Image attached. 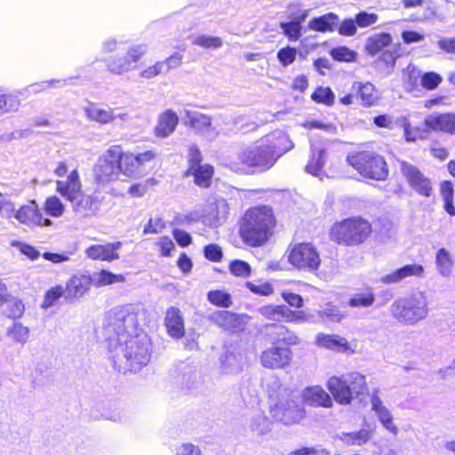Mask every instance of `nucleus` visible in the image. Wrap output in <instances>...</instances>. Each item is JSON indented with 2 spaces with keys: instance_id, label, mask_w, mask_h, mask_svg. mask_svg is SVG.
<instances>
[{
  "instance_id": "f257e3e1",
  "label": "nucleus",
  "mask_w": 455,
  "mask_h": 455,
  "mask_svg": "<svg viewBox=\"0 0 455 455\" xmlns=\"http://www.w3.org/2000/svg\"><path fill=\"white\" fill-rule=\"evenodd\" d=\"M137 316L127 307H114L104 320L103 335L108 350L114 353V364L128 368L131 371L140 370L150 360L151 344L144 334L131 335L136 330Z\"/></svg>"
},
{
  "instance_id": "f03ea898",
  "label": "nucleus",
  "mask_w": 455,
  "mask_h": 455,
  "mask_svg": "<svg viewBox=\"0 0 455 455\" xmlns=\"http://www.w3.org/2000/svg\"><path fill=\"white\" fill-rule=\"evenodd\" d=\"M275 220L271 208L264 205L248 210L239 225L242 241L251 247L265 244L273 234Z\"/></svg>"
},
{
  "instance_id": "7ed1b4c3",
  "label": "nucleus",
  "mask_w": 455,
  "mask_h": 455,
  "mask_svg": "<svg viewBox=\"0 0 455 455\" xmlns=\"http://www.w3.org/2000/svg\"><path fill=\"white\" fill-rule=\"evenodd\" d=\"M327 387L340 404H349L352 400L363 403L368 395L365 377L358 372H350L340 377L332 376L327 382Z\"/></svg>"
},
{
  "instance_id": "20e7f679",
  "label": "nucleus",
  "mask_w": 455,
  "mask_h": 455,
  "mask_svg": "<svg viewBox=\"0 0 455 455\" xmlns=\"http://www.w3.org/2000/svg\"><path fill=\"white\" fill-rule=\"evenodd\" d=\"M389 310L398 323L411 326L426 319L429 312L427 299L421 291L395 299Z\"/></svg>"
},
{
  "instance_id": "39448f33",
  "label": "nucleus",
  "mask_w": 455,
  "mask_h": 455,
  "mask_svg": "<svg viewBox=\"0 0 455 455\" xmlns=\"http://www.w3.org/2000/svg\"><path fill=\"white\" fill-rule=\"evenodd\" d=\"M371 231L368 221L361 218L343 220L332 229V235L339 243L347 245L363 243Z\"/></svg>"
},
{
  "instance_id": "423d86ee",
  "label": "nucleus",
  "mask_w": 455,
  "mask_h": 455,
  "mask_svg": "<svg viewBox=\"0 0 455 455\" xmlns=\"http://www.w3.org/2000/svg\"><path fill=\"white\" fill-rule=\"evenodd\" d=\"M270 414L283 425L290 426L299 423L306 414L303 401L299 396L280 398L270 407Z\"/></svg>"
},
{
  "instance_id": "0eeeda50",
  "label": "nucleus",
  "mask_w": 455,
  "mask_h": 455,
  "mask_svg": "<svg viewBox=\"0 0 455 455\" xmlns=\"http://www.w3.org/2000/svg\"><path fill=\"white\" fill-rule=\"evenodd\" d=\"M80 188L78 172H70L65 180L57 181V191L73 203L74 210L76 212L92 209L93 204L92 197L80 193Z\"/></svg>"
},
{
  "instance_id": "6e6552de",
  "label": "nucleus",
  "mask_w": 455,
  "mask_h": 455,
  "mask_svg": "<svg viewBox=\"0 0 455 455\" xmlns=\"http://www.w3.org/2000/svg\"><path fill=\"white\" fill-rule=\"evenodd\" d=\"M289 262L298 269L315 272L318 269L321 259L316 249L308 243L295 244L291 250Z\"/></svg>"
},
{
  "instance_id": "1a4fd4ad",
  "label": "nucleus",
  "mask_w": 455,
  "mask_h": 455,
  "mask_svg": "<svg viewBox=\"0 0 455 455\" xmlns=\"http://www.w3.org/2000/svg\"><path fill=\"white\" fill-rule=\"evenodd\" d=\"M134 156L124 153L120 146L110 147L97 163L98 171H129L134 166Z\"/></svg>"
},
{
  "instance_id": "9d476101",
  "label": "nucleus",
  "mask_w": 455,
  "mask_h": 455,
  "mask_svg": "<svg viewBox=\"0 0 455 455\" xmlns=\"http://www.w3.org/2000/svg\"><path fill=\"white\" fill-rule=\"evenodd\" d=\"M147 52V45L131 47L123 57H110L106 60L107 69L115 75H123L137 68V62Z\"/></svg>"
},
{
  "instance_id": "9b49d317",
  "label": "nucleus",
  "mask_w": 455,
  "mask_h": 455,
  "mask_svg": "<svg viewBox=\"0 0 455 455\" xmlns=\"http://www.w3.org/2000/svg\"><path fill=\"white\" fill-rule=\"evenodd\" d=\"M240 159L250 167H263L267 170L270 169L276 162L275 155H273L261 139L257 141L255 147L244 150Z\"/></svg>"
},
{
  "instance_id": "f8f14e48",
  "label": "nucleus",
  "mask_w": 455,
  "mask_h": 455,
  "mask_svg": "<svg viewBox=\"0 0 455 455\" xmlns=\"http://www.w3.org/2000/svg\"><path fill=\"white\" fill-rule=\"evenodd\" d=\"M184 122L196 132L205 136L209 140H214L219 132L212 124L210 116L192 110L185 111Z\"/></svg>"
},
{
  "instance_id": "ddd939ff",
  "label": "nucleus",
  "mask_w": 455,
  "mask_h": 455,
  "mask_svg": "<svg viewBox=\"0 0 455 455\" xmlns=\"http://www.w3.org/2000/svg\"><path fill=\"white\" fill-rule=\"evenodd\" d=\"M206 318L220 328L234 332L243 330L245 324L242 315L227 310L214 311Z\"/></svg>"
},
{
  "instance_id": "4468645a",
  "label": "nucleus",
  "mask_w": 455,
  "mask_h": 455,
  "mask_svg": "<svg viewBox=\"0 0 455 455\" xmlns=\"http://www.w3.org/2000/svg\"><path fill=\"white\" fill-rule=\"evenodd\" d=\"M266 339L275 345L292 346L298 343V337L283 324L268 323L263 327Z\"/></svg>"
},
{
  "instance_id": "2eb2a0df",
  "label": "nucleus",
  "mask_w": 455,
  "mask_h": 455,
  "mask_svg": "<svg viewBox=\"0 0 455 455\" xmlns=\"http://www.w3.org/2000/svg\"><path fill=\"white\" fill-rule=\"evenodd\" d=\"M347 160L356 171H372L374 167H380V171H387L386 163L379 156H374L369 152H357L348 155Z\"/></svg>"
},
{
  "instance_id": "dca6fc26",
  "label": "nucleus",
  "mask_w": 455,
  "mask_h": 455,
  "mask_svg": "<svg viewBox=\"0 0 455 455\" xmlns=\"http://www.w3.org/2000/svg\"><path fill=\"white\" fill-rule=\"evenodd\" d=\"M291 350L287 347H272L262 352L261 364L265 368L281 369L288 365L291 359Z\"/></svg>"
},
{
  "instance_id": "f3484780",
  "label": "nucleus",
  "mask_w": 455,
  "mask_h": 455,
  "mask_svg": "<svg viewBox=\"0 0 455 455\" xmlns=\"http://www.w3.org/2000/svg\"><path fill=\"white\" fill-rule=\"evenodd\" d=\"M221 372L225 374H238L243 371V355L233 346L227 347L220 357Z\"/></svg>"
},
{
  "instance_id": "a211bd4d",
  "label": "nucleus",
  "mask_w": 455,
  "mask_h": 455,
  "mask_svg": "<svg viewBox=\"0 0 455 455\" xmlns=\"http://www.w3.org/2000/svg\"><path fill=\"white\" fill-rule=\"evenodd\" d=\"M265 145L275 155L276 160L284 153L291 150L294 145L289 136L283 131L276 130L261 138Z\"/></svg>"
},
{
  "instance_id": "6ab92c4d",
  "label": "nucleus",
  "mask_w": 455,
  "mask_h": 455,
  "mask_svg": "<svg viewBox=\"0 0 455 455\" xmlns=\"http://www.w3.org/2000/svg\"><path fill=\"white\" fill-rule=\"evenodd\" d=\"M14 217L21 223L27 225H38L49 227L52 225V220L44 218L40 212L37 204L31 202L29 204L20 207L14 214Z\"/></svg>"
},
{
  "instance_id": "aec40b11",
  "label": "nucleus",
  "mask_w": 455,
  "mask_h": 455,
  "mask_svg": "<svg viewBox=\"0 0 455 455\" xmlns=\"http://www.w3.org/2000/svg\"><path fill=\"white\" fill-rule=\"evenodd\" d=\"M424 124L431 131L455 134L454 113H434L425 118Z\"/></svg>"
},
{
  "instance_id": "412c9836",
  "label": "nucleus",
  "mask_w": 455,
  "mask_h": 455,
  "mask_svg": "<svg viewBox=\"0 0 455 455\" xmlns=\"http://www.w3.org/2000/svg\"><path fill=\"white\" fill-rule=\"evenodd\" d=\"M309 12V10H299L297 15L291 16V20L280 22V28L289 41L296 42L301 37L302 23L308 17Z\"/></svg>"
},
{
  "instance_id": "4be33fe9",
  "label": "nucleus",
  "mask_w": 455,
  "mask_h": 455,
  "mask_svg": "<svg viewBox=\"0 0 455 455\" xmlns=\"http://www.w3.org/2000/svg\"><path fill=\"white\" fill-rule=\"evenodd\" d=\"M91 283L92 279L87 275H75L71 277L64 288L65 300L71 302L84 296L89 290Z\"/></svg>"
},
{
  "instance_id": "5701e85b",
  "label": "nucleus",
  "mask_w": 455,
  "mask_h": 455,
  "mask_svg": "<svg viewBox=\"0 0 455 455\" xmlns=\"http://www.w3.org/2000/svg\"><path fill=\"white\" fill-rule=\"evenodd\" d=\"M122 242L108 243L106 244L91 245L86 250V254L92 259L112 261L119 259L118 251L122 247Z\"/></svg>"
},
{
  "instance_id": "b1692460",
  "label": "nucleus",
  "mask_w": 455,
  "mask_h": 455,
  "mask_svg": "<svg viewBox=\"0 0 455 455\" xmlns=\"http://www.w3.org/2000/svg\"><path fill=\"white\" fill-rule=\"evenodd\" d=\"M164 324L171 337L180 339L185 335L184 319L178 307H171L166 310Z\"/></svg>"
},
{
  "instance_id": "393cba45",
  "label": "nucleus",
  "mask_w": 455,
  "mask_h": 455,
  "mask_svg": "<svg viewBox=\"0 0 455 455\" xmlns=\"http://www.w3.org/2000/svg\"><path fill=\"white\" fill-rule=\"evenodd\" d=\"M423 273V266L419 264H408L400 268H397L391 274L381 276L380 281L387 284L397 283L406 277H420L422 276Z\"/></svg>"
},
{
  "instance_id": "a878e982",
  "label": "nucleus",
  "mask_w": 455,
  "mask_h": 455,
  "mask_svg": "<svg viewBox=\"0 0 455 455\" xmlns=\"http://www.w3.org/2000/svg\"><path fill=\"white\" fill-rule=\"evenodd\" d=\"M339 23V17L334 12H328L309 20L307 28L309 30L327 33L334 32Z\"/></svg>"
},
{
  "instance_id": "bb28decb",
  "label": "nucleus",
  "mask_w": 455,
  "mask_h": 455,
  "mask_svg": "<svg viewBox=\"0 0 455 455\" xmlns=\"http://www.w3.org/2000/svg\"><path fill=\"white\" fill-rule=\"evenodd\" d=\"M302 401L311 406L330 408L332 406L331 397L321 387H307L303 391Z\"/></svg>"
},
{
  "instance_id": "cd10ccee",
  "label": "nucleus",
  "mask_w": 455,
  "mask_h": 455,
  "mask_svg": "<svg viewBox=\"0 0 455 455\" xmlns=\"http://www.w3.org/2000/svg\"><path fill=\"white\" fill-rule=\"evenodd\" d=\"M179 117L172 110H166L158 117L155 133L157 137L165 138L170 136L176 129Z\"/></svg>"
},
{
  "instance_id": "c85d7f7f",
  "label": "nucleus",
  "mask_w": 455,
  "mask_h": 455,
  "mask_svg": "<svg viewBox=\"0 0 455 455\" xmlns=\"http://www.w3.org/2000/svg\"><path fill=\"white\" fill-rule=\"evenodd\" d=\"M225 202L212 204L208 206L206 212L202 217V222L210 228L220 227L226 219Z\"/></svg>"
},
{
  "instance_id": "c756f323",
  "label": "nucleus",
  "mask_w": 455,
  "mask_h": 455,
  "mask_svg": "<svg viewBox=\"0 0 455 455\" xmlns=\"http://www.w3.org/2000/svg\"><path fill=\"white\" fill-rule=\"evenodd\" d=\"M259 313L266 317L267 319L273 320V321H282L283 319H289L293 317L296 313L291 311L287 306L285 305H278V306H272V305H267L260 307L258 309Z\"/></svg>"
},
{
  "instance_id": "7c9ffc66",
  "label": "nucleus",
  "mask_w": 455,
  "mask_h": 455,
  "mask_svg": "<svg viewBox=\"0 0 455 455\" xmlns=\"http://www.w3.org/2000/svg\"><path fill=\"white\" fill-rule=\"evenodd\" d=\"M86 116L92 120L98 122L101 124H107L116 119L113 108L103 109L93 103H90L84 108Z\"/></svg>"
},
{
  "instance_id": "2f4dec72",
  "label": "nucleus",
  "mask_w": 455,
  "mask_h": 455,
  "mask_svg": "<svg viewBox=\"0 0 455 455\" xmlns=\"http://www.w3.org/2000/svg\"><path fill=\"white\" fill-rule=\"evenodd\" d=\"M374 92L375 87L370 82H355L352 85V92L355 93L357 98H360L361 103L366 107L373 105L376 101L377 97Z\"/></svg>"
},
{
  "instance_id": "473e14b6",
  "label": "nucleus",
  "mask_w": 455,
  "mask_h": 455,
  "mask_svg": "<svg viewBox=\"0 0 455 455\" xmlns=\"http://www.w3.org/2000/svg\"><path fill=\"white\" fill-rule=\"evenodd\" d=\"M392 43V36L388 33L375 34L367 38L365 43V50L370 55H376L379 53L384 48L390 45Z\"/></svg>"
},
{
  "instance_id": "72a5a7b5",
  "label": "nucleus",
  "mask_w": 455,
  "mask_h": 455,
  "mask_svg": "<svg viewBox=\"0 0 455 455\" xmlns=\"http://www.w3.org/2000/svg\"><path fill=\"white\" fill-rule=\"evenodd\" d=\"M406 179L416 192L425 196H430L431 182L422 172H406Z\"/></svg>"
},
{
  "instance_id": "f704fd0d",
  "label": "nucleus",
  "mask_w": 455,
  "mask_h": 455,
  "mask_svg": "<svg viewBox=\"0 0 455 455\" xmlns=\"http://www.w3.org/2000/svg\"><path fill=\"white\" fill-rule=\"evenodd\" d=\"M2 313L9 318H20L25 310L22 301L12 296L7 297L1 304Z\"/></svg>"
},
{
  "instance_id": "c9c22d12",
  "label": "nucleus",
  "mask_w": 455,
  "mask_h": 455,
  "mask_svg": "<svg viewBox=\"0 0 455 455\" xmlns=\"http://www.w3.org/2000/svg\"><path fill=\"white\" fill-rule=\"evenodd\" d=\"M19 92H0V117L5 114L16 112L20 106Z\"/></svg>"
},
{
  "instance_id": "e433bc0d",
  "label": "nucleus",
  "mask_w": 455,
  "mask_h": 455,
  "mask_svg": "<svg viewBox=\"0 0 455 455\" xmlns=\"http://www.w3.org/2000/svg\"><path fill=\"white\" fill-rule=\"evenodd\" d=\"M202 155L198 147L195 144L188 148V168L187 171H214L210 164H202Z\"/></svg>"
},
{
  "instance_id": "4c0bfd02",
  "label": "nucleus",
  "mask_w": 455,
  "mask_h": 455,
  "mask_svg": "<svg viewBox=\"0 0 455 455\" xmlns=\"http://www.w3.org/2000/svg\"><path fill=\"white\" fill-rule=\"evenodd\" d=\"M375 301V294L371 288H367L363 292L355 293L348 300L347 305L351 307H369Z\"/></svg>"
},
{
  "instance_id": "58836bf2",
  "label": "nucleus",
  "mask_w": 455,
  "mask_h": 455,
  "mask_svg": "<svg viewBox=\"0 0 455 455\" xmlns=\"http://www.w3.org/2000/svg\"><path fill=\"white\" fill-rule=\"evenodd\" d=\"M435 263L437 269L439 273L443 276H448L451 273L452 267H453V260L449 253V251L444 249L441 248L438 250L436 256H435Z\"/></svg>"
},
{
  "instance_id": "ea45409f",
  "label": "nucleus",
  "mask_w": 455,
  "mask_h": 455,
  "mask_svg": "<svg viewBox=\"0 0 455 455\" xmlns=\"http://www.w3.org/2000/svg\"><path fill=\"white\" fill-rule=\"evenodd\" d=\"M371 437V431L363 428L356 432L343 433L341 440L348 445H363Z\"/></svg>"
},
{
  "instance_id": "a19ab883",
  "label": "nucleus",
  "mask_w": 455,
  "mask_h": 455,
  "mask_svg": "<svg viewBox=\"0 0 455 455\" xmlns=\"http://www.w3.org/2000/svg\"><path fill=\"white\" fill-rule=\"evenodd\" d=\"M421 78V72L414 65L409 64L403 70V84L406 91L412 92Z\"/></svg>"
},
{
  "instance_id": "79ce46f5",
  "label": "nucleus",
  "mask_w": 455,
  "mask_h": 455,
  "mask_svg": "<svg viewBox=\"0 0 455 455\" xmlns=\"http://www.w3.org/2000/svg\"><path fill=\"white\" fill-rule=\"evenodd\" d=\"M317 343L330 349L340 350L346 348L347 341L338 335L319 334Z\"/></svg>"
},
{
  "instance_id": "37998d69",
  "label": "nucleus",
  "mask_w": 455,
  "mask_h": 455,
  "mask_svg": "<svg viewBox=\"0 0 455 455\" xmlns=\"http://www.w3.org/2000/svg\"><path fill=\"white\" fill-rule=\"evenodd\" d=\"M325 158V149L311 146V158L307 164L305 171H320L324 166Z\"/></svg>"
},
{
  "instance_id": "c03bdc74",
  "label": "nucleus",
  "mask_w": 455,
  "mask_h": 455,
  "mask_svg": "<svg viewBox=\"0 0 455 455\" xmlns=\"http://www.w3.org/2000/svg\"><path fill=\"white\" fill-rule=\"evenodd\" d=\"M251 429L259 435H264L270 431V421L261 411H257L251 419Z\"/></svg>"
},
{
  "instance_id": "a18cd8bd",
  "label": "nucleus",
  "mask_w": 455,
  "mask_h": 455,
  "mask_svg": "<svg viewBox=\"0 0 455 455\" xmlns=\"http://www.w3.org/2000/svg\"><path fill=\"white\" fill-rule=\"evenodd\" d=\"M207 299L212 304L220 307H229L233 303L231 295L222 290L210 291Z\"/></svg>"
},
{
  "instance_id": "49530a36",
  "label": "nucleus",
  "mask_w": 455,
  "mask_h": 455,
  "mask_svg": "<svg viewBox=\"0 0 455 455\" xmlns=\"http://www.w3.org/2000/svg\"><path fill=\"white\" fill-rule=\"evenodd\" d=\"M396 57L394 52L388 50L384 51L378 58L376 64L379 69L385 72L386 75H390L393 72L395 65Z\"/></svg>"
},
{
  "instance_id": "de8ad7c7",
  "label": "nucleus",
  "mask_w": 455,
  "mask_h": 455,
  "mask_svg": "<svg viewBox=\"0 0 455 455\" xmlns=\"http://www.w3.org/2000/svg\"><path fill=\"white\" fill-rule=\"evenodd\" d=\"M45 212L52 217H60L64 212V205L57 196H50L44 203Z\"/></svg>"
},
{
  "instance_id": "09e8293b",
  "label": "nucleus",
  "mask_w": 455,
  "mask_h": 455,
  "mask_svg": "<svg viewBox=\"0 0 455 455\" xmlns=\"http://www.w3.org/2000/svg\"><path fill=\"white\" fill-rule=\"evenodd\" d=\"M312 100L317 103H323L331 106L334 102V93L329 87H318L311 96Z\"/></svg>"
},
{
  "instance_id": "8fccbe9b",
  "label": "nucleus",
  "mask_w": 455,
  "mask_h": 455,
  "mask_svg": "<svg viewBox=\"0 0 455 455\" xmlns=\"http://www.w3.org/2000/svg\"><path fill=\"white\" fill-rule=\"evenodd\" d=\"M192 43L204 48L213 49L221 47L223 44L221 38L220 37L204 35L196 36L193 37Z\"/></svg>"
},
{
  "instance_id": "3c124183",
  "label": "nucleus",
  "mask_w": 455,
  "mask_h": 455,
  "mask_svg": "<svg viewBox=\"0 0 455 455\" xmlns=\"http://www.w3.org/2000/svg\"><path fill=\"white\" fill-rule=\"evenodd\" d=\"M124 279V276L121 275H116L108 270H101L94 275L93 281L97 285H108L116 282H123Z\"/></svg>"
},
{
  "instance_id": "603ef678",
  "label": "nucleus",
  "mask_w": 455,
  "mask_h": 455,
  "mask_svg": "<svg viewBox=\"0 0 455 455\" xmlns=\"http://www.w3.org/2000/svg\"><path fill=\"white\" fill-rule=\"evenodd\" d=\"M331 55L335 60L346 62L355 61L356 57L355 52L346 46L333 48L331 51Z\"/></svg>"
},
{
  "instance_id": "864d4df0",
  "label": "nucleus",
  "mask_w": 455,
  "mask_h": 455,
  "mask_svg": "<svg viewBox=\"0 0 455 455\" xmlns=\"http://www.w3.org/2000/svg\"><path fill=\"white\" fill-rule=\"evenodd\" d=\"M297 49L291 46L281 48L276 54V58L283 67H288L296 60Z\"/></svg>"
},
{
  "instance_id": "5fc2aeb1",
  "label": "nucleus",
  "mask_w": 455,
  "mask_h": 455,
  "mask_svg": "<svg viewBox=\"0 0 455 455\" xmlns=\"http://www.w3.org/2000/svg\"><path fill=\"white\" fill-rule=\"evenodd\" d=\"M229 270L236 276L247 277L250 275L251 268L246 261L235 259L230 262Z\"/></svg>"
},
{
  "instance_id": "6e6d98bb",
  "label": "nucleus",
  "mask_w": 455,
  "mask_h": 455,
  "mask_svg": "<svg viewBox=\"0 0 455 455\" xmlns=\"http://www.w3.org/2000/svg\"><path fill=\"white\" fill-rule=\"evenodd\" d=\"M377 416L383 427L390 431L392 434L396 435L398 432L397 427L393 423V417L387 408H382L378 411Z\"/></svg>"
},
{
  "instance_id": "4d7b16f0",
  "label": "nucleus",
  "mask_w": 455,
  "mask_h": 455,
  "mask_svg": "<svg viewBox=\"0 0 455 455\" xmlns=\"http://www.w3.org/2000/svg\"><path fill=\"white\" fill-rule=\"evenodd\" d=\"M64 288L61 285H57L51 288L46 291L43 307L45 308L50 307L61 297L64 298Z\"/></svg>"
},
{
  "instance_id": "13d9d810",
  "label": "nucleus",
  "mask_w": 455,
  "mask_h": 455,
  "mask_svg": "<svg viewBox=\"0 0 455 455\" xmlns=\"http://www.w3.org/2000/svg\"><path fill=\"white\" fill-rule=\"evenodd\" d=\"M338 32L344 36H353L356 34L357 25L355 19L348 18L339 21L338 25Z\"/></svg>"
},
{
  "instance_id": "bf43d9fd",
  "label": "nucleus",
  "mask_w": 455,
  "mask_h": 455,
  "mask_svg": "<svg viewBox=\"0 0 455 455\" xmlns=\"http://www.w3.org/2000/svg\"><path fill=\"white\" fill-rule=\"evenodd\" d=\"M321 318L326 317L331 322H340L344 315L340 312L338 307L333 305H327L323 310L318 311Z\"/></svg>"
},
{
  "instance_id": "052dcab7",
  "label": "nucleus",
  "mask_w": 455,
  "mask_h": 455,
  "mask_svg": "<svg viewBox=\"0 0 455 455\" xmlns=\"http://www.w3.org/2000/svg\"><path fill=\"white\" fill-rule=\"evenodd\" d=\"M442 81V76L435 72H427L421 76V84L427 90L435 89Z\"/></svg>"
},
{
  "instance_id": "680f3d73",
  "label": "nucleus",
  "mask_w": 455,
  "mask_h": 455,
  "mask_svg": "<svg viewBox=\"0 0 455 455\" xmlns=\"http://www.w3.org/2000/svg\"><path fill=\"white\" fill-rule=\"evenodd\" d=\"M379 17L376 13H369L365 11L359 12L355 14V20L359 28H367L375 24Z\"/></svg>"
},
{
  "instance_id": "e2e57ef3",
  "label": "nucleus",
  "mask_w": 455,
  "mask_h": 455,
  "mask_svg": "<svg viewBox=\"0 0 455 455\" xmlns=\"http://www.w3.org/2000/svg\"><path fill=\"white\" fill-rule=\"evenodd\" d=\"M204 257L213 262H219L223 257L221 248L216 243H211L204 248Z\"/></svg>"
},
{
  "instance_id": "0e129e2a",
  "label": "nucleus",
  "mask_w": 455,
  "mask_h": 455,
  "mask_svg": "<svg viewBox=\"0 0 455 455\" xmlns=\"http://www.w3.org/2000/svg\"><path fill=\"white\" fill-rule=\"evenodd\" d=\"M9 335L17 342L24 343L28 336V329L20 323H14L9 331Z\"/></svg>"
},
{
  "instance_id": "69168bd1",
  "label": "nucleus",
  "mask_w": 455,
  "mask_h": 455,
  "mask_svg": "<svg viewBox=\"0 0 455 455\" xmlns=\"http://www.w3.org/2000/svg\"><path fill=\"white\" fill-rule=\"evenodd\" d=\"M246 287L253 293L267 296L273 292L272 285L268 283H264L260 284H255L251 282L246 283Z\"/></svg>"
},
{
  "instance_id": "338daca9",
  "label": "nucleus",
  "mask_w": 455,
  "mask_h": 455,
  "mask_svg": "<svg viewBox=\"0 0 455 455\" xmlns=\"http://www.w3.org/2000/svg\"><path fill=\"white\" fill-rule=\"evenodd\" d=\"M164 228L165 224L161 218H157L156 220L149 219L148 224L144 228L143 234H157L161 232Z\"/></svg>"
},
{
  "instance_id": "774afa93",
  "label": "nucleus",
  "mask_w": 455,
  "mask_h": 455,
  "mask_svg": "<svg viewBox=\"0 0 455 455\" xmlns=\"http://www.w3.org/2000/svg\"><path fill=\"white\" fill-rule=\"evenodd\" d=\"M15 209L12 203L7 201L3 194L0 193V215L10 219L15 214Z\"/></svg>"
}]
</instances>
